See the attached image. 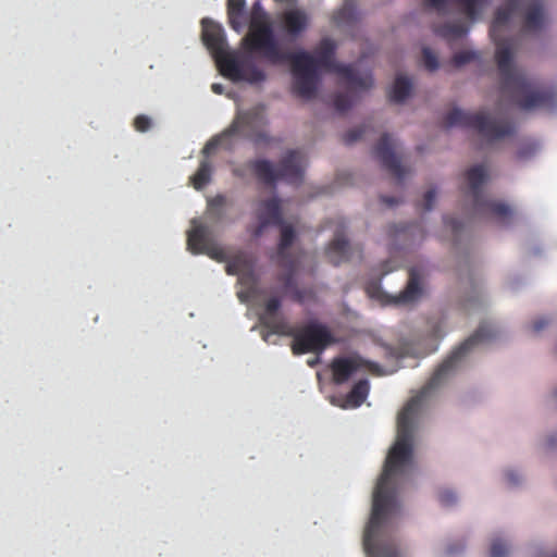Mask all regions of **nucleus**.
<instances>
[{"mask_svg": "<svg viewBox=\"0 0 557 557\" xmlns=\"http://www.w3.org/2000/svg\"><path fill=\"white\" fill-rule=\"evenodd\" d=\"M494 336L495 332L490 325H480L436 368L426 384L399 411L396 441L387 454L383 472L377 480L373 493L372 512L363 534V548L368 557H399L396 545L381 537L387 530L389 519L399 512V504L396 499L397 476L412 469L416 422L424 400L449 377L461 359L474 346Z\"/></svg>", "mask_w": 557, "mask_h": 557, "instance_id": "f257e3e1", "label": "nucleus"}, {"mask_svg": "<svg viewBox=\"0 0 557 557\" xmlns=\"http://www.w3.org/2000/svg\"><path fill=\"white\" fill-rule=\"evenodd\" d=\"M506 5L496 10L490 27V35L496 45V63L500 75L503 94H510L520 109H553L557 102V94L550 89H541L536 83L517 69L513 60V40L503 38L502 33L508 28L517 14L520 0H505Z\"/></svg>", "mask_w": 557, "mask_h": 557, "instance_id": "f03ea898", "label": "nucleus"}, {"mask_svg": "<svg viewBox=\"0 0 557 557\" xmlns=\"http://www.w3.org/2000/svg\"><path fill=\"white\" fill-rule=\"evenodd\" d=\"M335 51V41L331 38H323L313 53L300 51L289 54L288 62L294 77L293 91L296 96L305 100L314 98L322 70L339 75L350 89L368 90L373 86L370 73L360 74L355 71L352 65L336 62Z\"/></svg>", "mask_w": 557, "mask_h": 557, "instance_id": "7ed1b4c3", "label": "nucleus"}, {"mask_svg": "<svg viewBox=\"0 0 557 557\" xmlns=\"http://www.w3.org/2000/svg\"><path fill=\"white\" fill-rule=\"evenodd\" d=\"M243 47L247 52H259L273 64L288 62L290 52L281 50L267 13L255 4L251 11L249 32L243 39Z\"/></svg>", "mask_w": 557, "mask_h": 557, "instance_id": "20e7f679", "label": "nucleus"}, {"mask_svg": "<svg viewBox=\"0 0 557 557\" xmlns=\"http://www.w3.org/2000/svg\"><path fill=\"white\" fill-rule=\"evenodd\" d=\"M306 165L305 156L296 149L288 150L280 160L276 169L272 162L264 159L251 160L247 163L255 176L268 186H274L278 180L289 184H300Z\"/></svg>", "mask_w": 557, "mask_h": 557, "instance_id": "39448f33", "label": "nucleus"}, {"mask_svg": "<svg viewBox=\"0 0 557 557\" xmlns=\"http://www.w3.org/2000/svg\"><path fill=\"white\" fill-rule=\"evenodd\" d=\"M271 326L276 335L293 337L290 348L296 356L308 352L321 354L335 342L329 327L317 321H310L299 329L289 325L288 322H280Z\"/></svg>", "mask_w": 557, "mask_h": 557, "instance_id": "423d86ee", "label": "nucleus"}, {"mask_svg": "<svg viewBox=\"0 0 557 557\" xmlns=\"http://www.w3.org/2000/svg\"><path fill=\"white\" fill-rule=\"evenodd\" d=\"M446 127L460 126L474 129L481 137L495 141L510 135L512 125L505 120L492 117L483 111L475 113L454 108L444 117Z\"/></svg>", "mask_w": 557, "mask_h": 557, "instance_id": "0eeeda50", "label": "nucleus"}, {"mask_svg": "<svg viewBox=\"0 0 557 557\" xmlns=\"http://www.w3.org/2000/svg\"><path fill=\"white\" fill-rule=\"evenodd\" d=\"M469 194L472 198L473 212L476 215H491L505 223L513 214L512 209L505 202L488 199L482 191V185L487 180L486 169L483 164L474 165L466 172Z\"/></svg>", "mask_w": 557, "mask_h": 557, "instance_id": "6e6552de", "label": "nucleus"}, {"mask_svg": "<svg viewBox=\"0 0 557 557\" xmlns=\"http://www.w3.org/2000/svg\"><path fill=\"white\" fill-rule=\"evenodd\" d=\"M263 123V115L257 109L243 112L236 116L231 126L222 134L211 138L203 147V154L209 156L218 147L225 146L230 148L226 141L234 135L243 133L245 128H250L253 124Z\"/></svg>", "mask_w": 557, "mask_h": 557, "instance_id": "1a4fd4ad", "label": "nucleus"}, {"mask_svg": "<svg viewBox=\"0 0 557 557\" xmlns=\"http://www.w3.org/2000/svg\"><path fill=\"white\" fill-rule=\"evenodd\" d=\"M332 380L334 384L342 385L356 373L361 371H372L375 364L360 357L359 355H350L344 357H335L331 362Z\"/></svg>", "mask_w": 557, "mask_h": 557, "instance_id": "9d476101", "label": "nucleus"}, {"mask_svg": "<svg viewBox=\"0 0 557 557\" xmlns=\"http://www.w3.org/2000/svg\"><path fill=\"white\" fill-rule=\"evenodd\" d=\"M202 41L214 57L220 71L222 70V61L224 59L228 57H235L226 49V40L223 28L212 21H202Z\"/></svg>", "mask_w": 557, "mask_h": 557, "instance_id": "9b49d317", "label": "nucleus"}, {"mask_svg": "<svg viewBox=\"0 0 557 557\" xmlns=\"http://www.w3.org/2000/svg\"><path fill=\"white\" fill-rule=\"evenodd\" d=\"M395 143L388 134H383L374 147L375 157L380 160L383 168L387 170L400 183L408 171L400 163L395 153Z\"/></svg>", "mask_w": 557, "mask_h": 557, "instance_id": "f8f14e48", "label": "nucleus"}, {"mask_svg": "<svg viewBox=\"0 0 557 557\" xmlns=\"http://www.w3.org/2000/svg\"><path fill=\"white\" fill-rule=\"evenodd\" d=\"M221 74L233 82L246 81L251 84H257L265 79V74L256 65L244 67L236 57H228L224 59Z\"/></svg>", "mask_w": 557, "mask_h": 557, "instance_id": "ddd939ff", "label": "nucleus"}, {"mask_svg": "<svg viewBox=\"0 0 557 557\" xmlns=\"http://www.w3.org/2000/svg\"><path fill=\"white\" fill-rule=\"evenodd\" d=\"M258 225L253 231L255 237H260L269 225H281L283 223L281 201L273 197L259 203L257 211Z\"/></svg>", "mask_w": 557, "mask_h": 557, "instance_id": "4468645a", "label": "nucleus"}, {"mask_svg": "<svg viewBox=\"0 0 557 557\" xmlns=\"http://www.w3.org/2000/svg\"><path fill=\"white\" fill-rule=\"evenodd\" d=\"M284 32L293 38L301 36L310 25L309 14L299 8L285 10L280 16Z\"/></svg>", "mask_w": 557, "mask_h": 557, "instance_id": "2eb2a0df", "label": "nucleus"}, {"mask_svg": "<svg viewBox=\"0 0 557 557\" xmlns=\"http://www.w3.org/2000/svg\"><path fill=\"white\" fill-rule=\"evenodd\" d=\"M424 271L420 267L409 269V277L407 285L403 292L393 298L396 305H408L417 301L423 293L422 281Z\"/></svg>", "mask_w": 557, "mask_h": 557, "instance_id": "dca6fc26", "label": "nucleus"}, {"mask_svg": "<svg viewBox=\"0 0 557 557\" xmlns=\"http://www.w3.org/2000/svg\"><path fill=\"white\" fill-rule=\"evenodd\" d=\"M547 17L543 3L540 0L532 1L525 9L521 30L523 34H537L545 28Z\"/></svg>", "mask_w": 557, "mask_h": 557, "instance_id": "f3484780", "label": "nucleus"}, {"mask_svg": "<svg viewBox=\"0 0 557 557\" xmlns=\"http://www.w3.org/2000/svg\"><path fill=\"white\" fill-rule=\"evenodd\" d=\"M253 262L251 258L244 251H239L234 256L227 258L225 271L230 275H239V281L242 284H246V282L253 281Z\"/></svg>", "mask_w": 557, "mask_h": 557, "instance_id": "a211bd4d", "label": "nucleus"}, {"mask_svg": "<svg viewBox=\"0 0 557 557\" xmlns=\"http://www.w3.org/2000/svg\"><path fill=\"white\" fill-rule=\"evenodd\" d=\"M281 237L276 249V262L278 265L292 267V260H298L296 256L290 253L289 248L296 240V232L289 224L282 223Z\"/></svg>", "mask_w": 557, "mask_h": 557, "instance_id": "6ab92c4d", "label": "nucleus"}, {"mask_svg": "<svg viewBox=\"0 0 557 557\" xmlns=\"http://www.w3.org/2000/svg\"><path fill=\"white\" fill-rule=\"evenodd\" d=\"M355 250L360 255L361 250L359 248H355ZM352 252L354 249L350 247L349 242L339 234L334 237L325 250L326 258L334 265L349 261Z\"/></svg>", "mask_w": 557, "mask_h": 557, "instance_id": "aec40b11", "label": "nucleus"}, {"mask_svg": "<svg viewBox=\"0 0 557 557\" xmlns=\"http://www.w3.org/2000/svg\"><path fill=\"white\" fill-rule=\"evenodd\" d=\"M191 225V228L187 232V248L193 253L198 255L211 243L209 238L210 232L206 225L197 220H193Z\"/></svg>", "mask_w": 557, "mask_h": 557, "instance_id": "412c9836", "label": "nucleus"}, {"mask_svg": "<svg viewBox=\"0 0 557 557\" xmlns=\"http://www.w3.org/2000/svg\"><path fill=\"white\" fill-rule=\"evenodd\" d=\"M285 270L284 273L277 276V280L283 283L285 293L290 294L292 298L297 302L304 301V293L296 285V272L298 269V260H292V267L280 265Z\"/></svg>", "mask_w": 557, "mask_h": 557, "instance_id": "4be33fe9", "label": "nucleus"}, {"mask_svg": "<svg viewBox=\"0 0 557 557\" xmlns=\"http://www.w3.org/2000/svg\"><path fill=\"white\" fill-rule=\"evenodd\" d=\"M370 391V384L367 379L359 380L356 382L350 389V392L346 395L345 404L342 406L343 408H358L363 401L367 399Z\"/></svg>", "mask_w": 557, "mask_h": 557, "instance_id": "5701e85b", "label": "nucleus"}, {"mask_svg": "<svg viewBox=\"0 0 557 557\" xmlns=\"http://www.w3.org/2000/svg\"><path fill=\"white\" fill-rule=\"evenodd\" d=\"M281 308V299L278 297H271L264 304V312L260 317L261 325L264 329L271 330L273 333V326L271 324H277L280 322H287L284 318H277L276 312Z\"/></svg>", "mask_w": 557, "mask_h": 557, "instance_id": "b1692460", "label": "nucleus"}, {"mask_svg": "<svg viewBox=\"0 0 557 557\" xmlns=\"http://www.w3.org/2000/svg\"><path fill=\"white\" fill-rule=\"evenodd\" d=\"M411 89L412 84L410 79L407 76L398 75L394 82L389 99L393 102L401 103L409 97Z\"/></svg>", "mask_w": 557, "mask_h": 557, "instance_id": "393cba45", "label": "nucleus"}, {"mask_svg": "<svg viewBox=\"0 0 557 557\" xmlns=\"http://www.w3.org/2000/svg\"><path fill=\"white\" fill-rule=\"evenodd\" d=\"M212 164L209 160L205 159L200 162L198 170L190 177V182L195 189L200 190L211 182Z\"/></svg>", "mask_w": 557, "mask_h": 557, "instance_id": "a878e982", "label": "nucleus"}, {"mask_svg": "<svg viewBox=\"0 0 557 557\" xmlns=\"http://www.w3.org/2000/svg\"><path fill=\"white\" fill-rule=\"evenodd\" d=\"M246 7L245 0H227V15L230 25L235 29L239 30L242 27L240 20L244 16Z\"/></svg>", "mask_w": 557, "mask_h": 557, "instance_id": "bb28decb", "label": "nucleus"}, {"mask_svg": "<svg viewBox=\"0 0 557 557\" xmlns=\"http://www.w3.org/2000/svg\"><path fill=\"white\" fill-rule=\"evenodd\" d=\"M488 0H456L461 11L470 20H475Z\"/></svg>", "mask_w": 557, "mask_h": 557, "instance_id": "cd10ccee", "label": "nucleus"}, {"mask_svg": "<svg viewBox=\"0 0 557 557\" xmlns=\"http://www.w3.org/2000/svg\"><path fill=\"white\" fill-rule=\"evenodd\" d=\"M468 26L463 23H447L441 26L438 34L446 39H458L468 33Z\"/></svg>", "mask_w": 557, "mask_h": 557, "instance_id": "c85d7f7f", "label": "nucleus"}, {"mask_svg": "<svg viewBox=\"0 0 557 557\" xmlns=\"http://www.w3.org/2000/svg\"><path fill=\"white\" fill-rule=\"evenodd\" d=\"M227 199L224 195H216L215 197L208 200V214L215 221H220L223 218V208L225 207Z\"/></svg>", "mask_w": 557, "mask_h": 557, "instance_id": "c756f323", "label": "nucleus"}, {"mask_svg": "<svg viewBox=\"0 0 557 557\" xmlns=\"http://www.w3.org/2000/svg\"><path fill=\"white\" fill-rule=\"evenodd\" d=\"M420 228L419 224H400L389 227L392 236L403 238L405 242L410 240L416 230Z\"/></svg>", "mask_w": 557, "mask_h": 557, "instance_id": "7c9ffc66", "label": "nucleus"}, {"mask_svg": "<svg viewBox=\"0 0 557 557\" xmlns=\"http://www.w3.org/2000/svg\"><path fill=\"white\" fill-rule=\"evenodd\" d=\"M201 253H205L209 256L211 259L218 261V262H226L228 255L226 250L213 243H210L209 246H207L206 249Z\"/></svg>", "mask_w": 557, "mask_h": 557, "instance_id": "2f4dec72", "label": "nucleus"}, {"mask_svg": "<svg viewBox=\"0 0 557 557\" xmlns=\"http://www.w3.org/2000/svg\"><path fill=\"white\" fill-rule=\"evenodd\" d=\"M333 104L338 112H345L352 106V98L348 92H337Z\"/></svg>", "mask_w": 557, "mask_h": 557, "instance_id": "473e14b6", "label": "nucleus"}, {"mask_svg": "<svg viewBox=\"0 0 557 557\" xmlns=\"http://www.w3.org/2000/svg\"><path fill=\"white\" fill-rule=\"evenodd\" d=\"M509 546L500 539H494L490 548L491 557H507L509 554Z\"/></svg>", "mask_w": 557, "mask_h": 557, "instance_id": "72a5a7b5", "label": "nucleus"}, {"mask_svg": "<svg viewBox=\"0 0 557 557\" xmlns=\"http://www.w3.org/2000/svg\"><path fill=\"white\" fill-rule=\"evenodd\" d=\"M367 128H368V125L363 124L359 127L349 129L343 137L344 143L346 145H351V144L360 140L364 136Z\"/></svg>", "mask_w": 557, "mask_h": 557, "instance_id": "f704fd0d", "label": "nucleus"}, {"mask_svg": "<svg viewBox=\"0 0 557 557\" xmlns=\"http://www.w3.org/2000/svg\"><path fill=\"white\" fill-rule=\"evenodd\" d=\"M474 51H460L454 54L451 62L456 67L462 66L476 59Z\"/></svg>", "mask_w": 557, "mask_h": 557, "instance_id": "c9c22d12", "label": "nucleus"}, {"mask_svg": "<svg viewBox=\"0 0 557 557\" xmlns=\"http://www.w3.org/2000/svg\"><path fill=\"white\" fill-rule=\"evenodd\" d=\"M423 64L426 70L433 72L438 69L437 57L433 53L430 48L422 49Z\"/></svg>", "mask_w": 557, "mask_h": 557, "instance_id": "e433bc0d", "label": "nucleus"}, {"mask_svg": "<svg viewBox=\"0 0 557 557\" xmlns=\"http://www.w3.org/2000/svg\"><path fill=\"white\" fill-rule=\"evenodd\" d=\"M133 125L137 132H147L151 127V119L144 114L137 115Z\"/></svg>", "mask_w": 557, "mask_h": 557, "instance_id": "4c0bfd02", "label": "nucleus"}, {"mask_svg": "<svg viewBox=\"0 0 557 557\" xmlns=\"http://www.w3.org/2000/svg\"><path fill=\"white\" fill-rule=\"evenodd\" d=\"M438 499L444 507H449L456 504L457 496L454 492L445 490L440 493Z\"/></svg>", "mask_w": 557, "mask_h": 557, "instance_id": "58836bf2", "label": "nucleus"}, {"mask_svg": "<svg viewBox=\"0 0 557 557\" xmlns=\"http://www.w3.org/2000/svg\"><path fill=\"white\" fill-rule=\"evenodd\" d=\"M435 198H436V190L434 188H431L425 191V194L423 195V205H422V208L424 211L432 210L434 202H435Z\"/></svg>", "mask_w": 557, "mask_h": 557, "instance_id": "ea45409f", "label": "nucleus"}, {"mask_svg": "<svg viewBox=\"0 0 557 557\" xmlns=\"http://www.w3.org/2000/svg\"><path fill=\"white\" fill-rule=\"evenodd\" d=\"M246 136L250 138L256 145L270 144L272 141V138L263 132L250 133Z\"/></svg>", "mask_w": 557, "mask_h": 557, "instance_id": "a19ab883", "label": "nucleus"}, {"mask_svg": "<svg viewBox=\"0 0 557 557\" xmlns=\"http://www.w3.org/2000/svg\"><path fill=\"white\" fill-rule=\"evenodd\" d=\"M536 151V146L534 144H529L524 147H521L518 152H517V157L521 160L523 159H528L530 158L531 156H533Z\"/></svg>", "mask_w": 557, "mask_h": 557, "instance_id": "79ce46f5", "label": "nucleus"}, {"mask_svg": "<svg viewBox=\"0 0 557 557\" xmlns=\"http://www.w3.org/2000/svg\"><path fill=\"white\" fill-rule=\"evenodd\" d=\"M549 324V319L543 317L535 320L532 324V329L534 332H540L545 329Z\"/></svg>", "mask_w": 557, "mask_h": 557, "instance_id": "37998d69", "label": "nucleus"}, {"mask_svg": "<svg viewBox=\"0 0 557 557\" xmlns=\"http://www.w3.org/2000/svg\"><path fill=\"white\" fill-rule=\"evenodd\" d=\"M426 5L433 9H443L445 7L446 0H425Z\"/></svg>", "mask_w": 557, "mask_h": 557, "instance_id": "c03bdc74", "label": "nucleus"}, {"mask_svg": "<svg viewBox=\"0 0 557 557\" xmlns=\"http://www.w3.org/2000/svg\"><path fill=\"white\" fill-rule=\"evenodd\" d=\"M381 201H382V203H384L387 207H394V206L398 205V202H399L397 198L388 197V196H382Z\"/></svg>", "mask_w": 557, "mask_h": 557, "instance_id": "a18cd8bd", "label": "nucleus"}, {"mask_svg": "<svg viewBox=\"0 0 557 557\" xmlns=\"http://www.w3.org/2000/svg\"><path fill=\"white\" fill-rule=\"evenodd\" d=\"M506 479H507L508 483L511 485H515L519 482V475L517 473H515L513 471H509L506 474Z\"/></svg>", "mask_w": 557, "mask_h": 557, "instance_id": "49530a36", "label": "nucleus"}, {"mask_svg": "<svg viewBox=\"0 0 557 557\" xmlns=\"http://www.w3.org/2000/svg\"><path fill=\"white\" fill-rule=\"evenodd\" d=\"M445 224L449 225L455 232L459 230V223L455 219H445Z\"/></svg>", "mask_w": 557, "mask_h": 557, "instance_id": "de8ad7c7", "label": "nucleus"}, {"mask_svg": "<svg viewBox=\"0 0 557 557\" xmlns=\"http://www.w3.org/2000/svg\"><path fill=\"white\" fill-rule=\"evenodd\" d=\"M211 89L214 94L221 95L223 92V86L220 84H212Z\"/></svg>", "mask_w": 557, "mask_h": 557, "instance_id": "09e8293b", "label": "nucleus"}, {"mask_svg": "<svg viewBox=\"0 0 557 557\" xmlns=\"http://www.w3.org/2000/svg\"><path fill=\"white\" fill-rule=\"evenodd\" d=\"M233 174L237 177H244L245 171L243 168H236V169H234Z\"/></svg>", "mask_w": 557, "mask_h": 557, "instance_id": "8fccbe9b", "label": "nucleus"}, {"mask_svg": "<svg viewBox=\"0 0 557 557\" xmlns=\"http://www.w3.org/2000/svg\"><path fill=\"white\" fill-rule=\"evenodd\" d=\"M267 330H268V332H262V339H263L264 342H269V337H270V335H272V334H273V333L271 332V330H269V329H267Z\"/></svg>", "mask_w": 557, "mask_h": 557, "instance_id": "3c124183", "label": "nucleus"}, {"mask_svg": "<svg viewBox=\"0 0 557 557\" xmlns=\"http://www.w3.org/2000/svg\"><path fill=\"white\" fill-rule=\"evenodd\" d=\"M308 363H309V366H311V367H312L315 362H314V360H311V361H309Z\"/></svg>", "mask_w": 557, "mask_h": 557, "instance_id": "603ef678", "label": "nucleus"}, {"mask_svg": "<svg viewBox=\"0 0 557 557\" xmlns=\"http://www.w3.org/2000/svg\"><path fill=\"white\" fill-rule=\"evenodd\" d=\"M345 12V10H342L338 12V17Z\"/></svg>", "mask_w": 557, "mask_h": 557, "instance_id": "864d4df0", "label": "nucleus"}, {"mask_svg": "<svg viewBox=\"0 0 557 557\" xmlns=\"http://www.w3.org/2000/svg\"><path fill=\"white\" fill-rule=\"evenodd\" d=\"M550 557H557V554H556V555H554V556H550Z\"/></svg>", "mask_w": 557, "mask_h": 557, "instance_id": "5fc2aeb1", "label": "nucleus"}, {"mask_svg": "<svg viewBox=\"0 0 557 557\" xmlns=\"http://www.w3.org/2000/svg\"><path fill=\"white\" fill-rule=\"evenodd\" d=\"M555 396L557 397V392L555 393Z\"/></svg>", "mask_w": 557, "mask_h": 557, "instance_id": "6e6d98bb", "label": "nucleus"}]
</instances>
